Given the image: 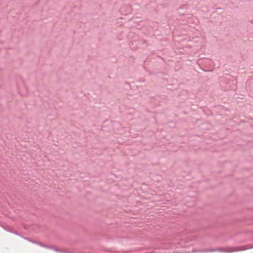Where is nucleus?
Instances as JSON below:
<instances>
[{
    "mask_svg": "<svg viewBox=\"0 0 253 253\" xmlns=\"http://www.w3.org/2000/svg\"><path fill=\"white\" fill-rule=\"evenodd\" d=\"M224 251V252H234V251H239V250H235V249H233L232 248H226V249H214V250H211V251Z\"/></svg>",
    "mask_w": 253,
    "mask_h": 253,
    "instance_id": "f257e3e1",
    "label": "nucleus"
}]
</instances>
